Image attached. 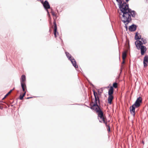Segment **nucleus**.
I'll return each mask as SVG.
<instances>
[{"label": "nucleus", "mask_w": 148, "mask_h": 148, "mask_svg": "<svg viewBox=\"0 0 148 148\" xmlns=\"http://www.w3.org/2000/svg\"><path fill=\"white\" fill-rule=\"evenodd\" d=\"M116 1L119 3L120 10L123 13L121 20L125 25L127 24L131 20V16L133 17L135 16L136 12L129 8V5L126 3L124 2L122 3L121 0Z\"/></svg>", "instance_id": "1"}, {"label": "nucleus", "mask_w": 148, "mask_h": 148, "mask_svg": "<svg viewBox=\"0 0 148 148\" xmlns=\"http://www.w3.org/2000/svg\"><path fill=\"white\" fill-rule=\"evenodd\" d=\"M93 91V94L95 98V103L93 104V110L96 112L98 116L102 120L103 123H105V119L102 111L101 110L100 107L98 104H99V101L97 93Z\"/></svg>", "instance_id": "2"}, {"label": "nucleus", "mask_w": 148, "mask_h": 148, "mask_svg": "<svg viewBox=\"0 0 148 148\" xmlns=\"http://www.w3.org/2000/svg\"><path fill=\"white\" fill-rule=\"evenodd\" d=\"M52 15L53 16V19L54 20L53 25L52 26V27L53 29V34L55 36V38H56L57 37L58 35V33L57 32V24L56 21V15L53 12L52 13Z\"/></svg>", "instance_id": "3"}, {"label": "nucleus", "mask_w": 148, "mask_h": 148, "mask_svg": "<svg viewBox=\"0 0 148 148\" xmlns=\"http://www.w3.org/2000/svg\"><path fill=\"white\" fill-rule=\"evenodd\" d=\"M25 76L24 75H22L21 78V83L22 89L23 90H24V87H26L25 83Z\"/></svg>", "instance_id": "4"}, {"label": "nucleus", "mask_w": 148, "mask_h": 148, "mask_svg": "<svg viewBox=\"0 0 148 148\" xmlns=\"http://www.w3.org/2000/svg\"><path fill=\"white\" fill-rule=\"evenodd\" d=\"M142 103V98L141 97H139L137 99L133 105L135 106L136 108H138L140 106Z\"/></svg>", "instance_id": "5"}, {"label": "nucleus", "mask_w": 148, "mask_h": 148, "mask_svg": "<svg viewBox=\"0 0 148 148\" xmlns=\"http://www.w3.org/2000/svg\"><path fill=\"white\" fill-rule=\"evenodd\" d=\"M135 44L137 49L139 50L140 49V48L143 45L142 42L141 41L138 40L135 42Z\"/></svg>", "instance_id": "6"}, {"label": "nucleus", "mask_w": 148, "mask_h": 148, "mask_svg": "<svg viewBox=\"0 0 148 148\" xmlns=\"http://www.w3.org/2000/svg\"><path fill=\"white\" fill-rule=\"evenodd\" d=\"M144 67L146 68L148 65V56H145L143 60Z\"/></svg>", "instance_id": "7"}, {"label": "nucleus", "mask_w": 148, "mask_h": 148, "mask_svg": "<svg viewBox=\"0 0 148 148\" xmlns=\"http://www.w3.org/2000/svg\"><path fill=\"white\" fill-rule=\"evenodd\" d=\"M136 108L133 105L130 107V111L132 114L134 116L135 115V108Z\"/></svg>", "instance_id": "8"}, {"label": "nucleus", "mask_w": 148, "mask_h": 148, "mask_svg": "<svg viewBox=\"0 0 148 148\" xmlns=\"http://www.w3.org/2000/svg\"><path fill=\"white\" fill-rule=\"evenodd\" d=\"M140 49L141 54L142 55H143L144 54L147 50L146 47L144 46H142L140 48Z\"/></svg>", "instance_id": "9"}, {"label": "nucleus", "mask_w": 148, "mask_h": 148, "mask_svg": "<svg viewBox=\"0 0 148 148\" xmlns=\"http://www.w3.org/2000/svg\"><path fill=\"white\" fill-rule=\"evenodd\" d=\"M43 6L46 9H49L50 6L48 2L47 1H45L43 3Z\"/></svg>", "instance_id": "10"}, {"label": "nucleus", "mask_w": 148, "mask_h": 148, "mask_svg": "<svg viewBox=\"0 0 148 148\" xmlns=\"http://www.w3.org/2000/svg\"><path fill=\"white\" fill-rule=\"evenodd\" d=\"M136 26L134 25H133L129 26V30L131 32H134L136 30Z\"/></svg>", "instance_id": "11"}, {"label": "nucleus", "mask_w": 148, "mask_h": 148, "mask_svg": "<svg viewBox=\"0 0 148 148\" xmlns=\"http://www.w3.org/2000/svg\"><path fill=\"white\" fill-rule=\"evenodd\" d=\"M70 60L71 61L73 66L75 67V68H78V66L77 64H76V62L75 60L73 58L72 59H71Z\"/></svg>", "instance_id": "12"}, {"label": "nucleus", "mask_w": 148, "mask_h": 148, "mask_svg": "<svg viewBox=\"0 0 148 148\" xmlns=\"http://www.w3.org/2000/svg\"><path fill=\"white\" fill-rule=\"evenodd\" d=\"M114 92L113 88L112 86H111L108 91V94L109 95H112Z\"/></svg>", "instance_id": "13"}, {"label": "nucleus", "mask_w": 148, "mask_h": 148, "mask_svg": "<svg viewBox=\"0 0 148 148\" xmlns=\"http://www.w3.org/2000/svg\"><path fill=\"white\" fill-rule=\"evenodd\" d=\"M114 97L113 95H109L108 101V103L111 104H112V101Z\"/></svg>", "instance_id": "14"}, {"label": "nucleus", "mask_w": 148, "mask_h": 148, "mask_svg": "<svg viewBox=\"0 0 148 148\" xmlns=\"http://www.w3.org/2000/svg\"><path fill=\"white\" fill-rule=\"evenodd\" d=\"M141 36L139 34H138V33L137 32L136 33L135 37V40H139L141 39Z\"/></svg>", "instance_id": "15"}, {"label": "nucleus", "mask_w": 148, "mask_h": 148, "mask_svg": "<svg viewBox=\"0 0 148 148\" xmlns=\"http://www.w3.org/2000/svg\"><path fill=\"white\" fill-rule=\"evenodd\" d=\"M65 53L67 57L70 60H71V59H72L73 58V57L71 56V55L68 52H65Z\"/></svg>", "instance_id": "16"}, {"label": "nucleus", "mask_w": 148, "mask_h": 148, "mask_svg": "<svg viewBox=\"0 0 148 148\" xmlns=\"http://www.w3.org/2000/svg\"><path fill=\"white\" fill-rule=\"evenodd\" d=\"M126 52H125L123 53L122 54V58L123 60H124L125 59V58L126 57Z\"/></svg>", "instance_id": "17"}, {"label": "nucleus", "mask_w": 148, "mask_h": 148, "mask_svg": "<svg viewBox=\"0 0 148 148\" xmlns=\"http://www.w3.org/2000/svg\"><path fill=\"white\" fill-rule=\"evenodd\" d=\"M113 87H114L115 88H116L118 87V84L116 82H115L113 83Z\"/></svg>", "instance_id": "18"}, {"label": "nucleus", "mask_w": 148, "mask_h": 148, "mask_svg": "<svg viewBox=\"0 0 148 148\" xmlns=\"http://www.w3.org/2000/svg\"><path fill=\"white\" fill-rule=\"evenodd\" d=\"M24 90H23V91L24 92V93L22 95L23 97H24L26 94V87H24Z\"/></svg>", "instance_id": "19"}, {"label": "nucleus", "mask_w": 148, "mask_h": 148, "mask_svg": "<svg viewBox=\"0 0 148 148\" xmlns=\"http://www.w3.org/2000/svg\"><path fill=\"white\" fill-rule=\"evenodd\" d=\"M141 40L143 44H145L146 43V40L145 39H144L143 38H141Z\"/></svg>", "instance_id": "20"}, {"label": "nucleus", "mask_w": 148, "mask_h": 148, "mask_svg": "<svg viewBox=\"0 0 148 148\" xmlns=\"http://www.w3.org/2000/svg\"><path fill=\"white\" fill-rule=\"evenodd\" d=\"M24 97L22 95H21L19 96V99L21 100H22L23 98Z\"/></svg>", "instance_id": "21"}, {"label": "nucleus", "mask_w": 148, "mask_h": 148, "mask_svg": "<svg viewBox=\"0 0 148 148\" xmlns=\"http://www.w3.org/2000/svg\"><path fill=\"white\" fill-rule=\"evenodd\" d=\"M108 127H107V130L108 131V132H110V126L109 125H106Z\"/></svg>", "instance_id": "22"}, {"label": "nucleus", "mask_w": 148, "mask_h": 148, "mask_svg": "<svg viewBox=\"0 0 148 148\" xmlns=\"http://www.w3.org/2000/svg\"><path fill=\"white\" fill-rule=\"evenodd\" d=\"M92 102H91V103L90 104V108L91 109H92Z\"/></svg>", "instance_id": "23"}, {"label": "nucleus", "mask_w": 148, "mask_h": 148, "mask_svg": "<svg viewBox=\"0 0 148 148\" xmlns=\"http://www.w3.org/2000/svg\"><path fill=\"white\" fill-rule=\"evenodd\" d=\"M12 90H11L9 92H8V94L10 95L11 93V92H12Z\"/></svg>", "instance_id": "24"}, {"label": "nucleus", "mask_w": 148, "mask_h": 148, "mask_svg": "<svg viewBox=\"0 0 148 148\" xmlns=\"http://www.w3.org/2000/svg\"><path fill=\"white\" fill-rule=\"evenodd\" d=\"M8 95H7V94H6V95L4 97L3 99H5L7 96H8Z\"/></svg>", "instance_id": "25"}, {"label": "nucleus", "mask_w": 148, "mask_h": 148, "mask_svg": "<svg viewBox=\"0 0 148 148\" xmlns=\"http://www.w3.org/2000/svg\"><path fill=\"white\" fill-rule=\"evenodd\" d=\"M125 63V60H123V61L122 62V64Z\"/></svg>", "instance_id": "26"}, {"label": "nucleus", "mask_w": 148, "mask_h": 148, "mask_svg": "<svg viewBox=\"0 0 148 148\" xmlns=\"http://www.w3.org/2000/svg\"><path fill=\"white\" fill-rule=\"evenodd\" d=\"M129 1V0H126V1L127 2H128Z\"/></svg>", "instance_id": "27"}, {"label": "nucleus", "mask_w": 148, "mask_h": 148, "mask_svg": "<svg viewBox=\"0 0 148 148\" xmlns=\"http://www.w3.org/2000/svg\"><path fill=\"white\" fill-rule=\"evenodd\" d=\"M32 97H27V99H29V98H32Z\"/></svg>", "instance_id": "28"}, {"label": "nucleus", "mask_w": 148, "mask_h": 148, "mask_svg": "<svg viewBox=\"0 0 148 148\" xmlns=\"http://www.w3.org/2000/svg\"><path fill=\"white\" fill-rule=\"evenodd\" d=\"M0 109H2V107H1V106H0Z\"/></svg>", "instance_id": "29"}, {"label": "nucleus", "mask_w": 148, "mask_h": 148, "mask_svg": "<svg viewBox=\"0 0 148 148\" xmlns=\"http://www.w3.org/2000/svg\"><path fill=\"white\" fill-rule=\"evenodd\" d=\"M125 26H126V29H127V26L126 25Z\"/></svg>", "instance_id": "30"}, {"label": "nucleus", "mask_w": 148, "mask_h": 148, "mask_svg": "<svg viewBox=\"0 0 148 148\" xmlns=\"http://www.w3.org/2000/svg\"><path fill=\"white\" fill-rule=\"evenodd\" d=\"M7 95H8V96L9 95V94H8V93L7 94Z\"/></svg>", "instance_id": "31"}]
</instances>
